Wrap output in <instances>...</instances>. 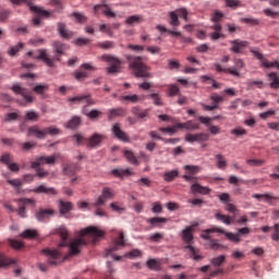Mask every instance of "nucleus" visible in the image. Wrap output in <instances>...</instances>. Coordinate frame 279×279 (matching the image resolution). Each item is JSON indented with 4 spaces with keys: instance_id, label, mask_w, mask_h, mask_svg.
<instances>
[{
    "instance_id": "1",
    "label": "nucleus",
    "mask_w": 279,
    "mask_h": 279,
    "mask_svg": "<svg viewBox=\"0 0 279 279\" xmlns=\"http://www.w3.org/2000/svg\"><path fill=\"white\" fill-rule=\"evenodd\" d=\"M56 233L61 238V243L59 247H69L70 246V256H77L80 254V248L82 245H86L88 241L86 239H90L92 243H96L104 236V231L99 230L97 227H87L81 230V236L77 240L69 241V230L66 227L61 226L56 229Z\"/></svg>"
},
{
    "instance_id": "2",
    "label": "nucleus",
    "mask_w": 279,
    "mask_h": 279,
    "mask_svg": "<svg viewBox=\"0 0 279 279\" xmlns=\"http://www.w3.org/2000/svg\"><path fill=\"white\" fill-rule=\"evenodd\" d=\"M66 49H69L66 44L57 40L52 44V51L56 54L54 58L49 57L47 49H38V54H33V58L34 60H43L47 66L53 68L56 62H60V58L64 56Z\"/></svg>"
},
{
    "instance_id": "3",
    "label": "nucleus",
    "mask_w": 279,
    "mask_h": 279,
    "mask_svg": "<svg viewBox=\"0 0 279 279\" xmlns=\"http://www.w3.org/2000/svg\"><path fill=\"white\" fill-rule=\"evenodd\" d=\"M126 60L135 77H151V73H149L150 68L143 63V57L126 56Z\"/></svg>"
},
{
    "instance_id": "4",
    "label": "nucleus",
    "mask_w": 279,
    "mask_h": 279,
    "mask_svg": "<svg viewBox=\"0 0 279 279\" xmlns=\"http://www.w3.org/2000/svg\"><path fill=\"white\" fill-rule=\"evenodd\" d=\"M48 134L50 136H58V134H60V129L56 126L40 129L38 125H33L27 130V136H35V138H39L40 141L47 138Z\"/></svg>"
},
{
    "instance_id": "5",
    "label": "nucleus",
    "mask_w": 279,
    "mask_h": 279,
    "mask_svg": "<svg viewBox=\"0 0 279 279\" xmlns=\"http://www.w3.org/2000/svg\"><path fill=\"white\" fill-rule=\"evenodd\" d=\"M100 60H102V62H108L109 66L107 68V73H109L110 75L114 73H121V64H123V61H121V59L112 54H102L100 57Z\"/></svg>"
},
{
    "instance_id": "6",
    "label": "nucleus",
    "mask_w": 279,
    "mask_h": 279,
    "mask_svg": "<svg viewBox=\"0 0 279 279\" xmlns=\"http://www.w3.org/2000/svg\"><path fill=\"white\" fill-rule=\"evenodd\" d=\"M41 253L48 258V265H51L52 267H58V265H62V263H64L65 257L60 253V251L45 248Z\"/></svg>"
},
{
    "instance_id": "7",
    "label": "nucleus",
    "mask_w": 279,
    "mask_h": 279,
    "mask_svg": "<svg viewBox=\"0 0 279 279\" xmlns=\"http://www.w3.org/2000/svg\"><path fill=\"white\" fill-rule=\"evenodd\" d=\"M11 90H13L15 95H21L23 97V99L19 101L20 106H27L34 101V96H32V93L27 90V88L22 87L21 84L13 85Z\"/></svg>"
},
{
    "instance_id": "8",
    "label": "nucleus",
    "mask_w": 279,
    "mask_h": 279,
    "mask_svg": "<svg viewBox=\"0 0 279 279\" xmlns=\"http://www.w3.org/2000/svg\"><path fill=\"white\" fill-rule=\"evenodd\" d=\"M13 3V5H21L22 3H26L31 10V12H34L35 14H39V16H45L48 19L50 16V12L45 10L43 7L34 5L32 3V0H9Z\"/></svg>"
},
{
    "instance_id": "9",
    "label": "nucleus",
    "mask_w": 279,
    "mask_h": 279,
    "mask_svg": "<svg viewBox=\"0 0 279 279\" xmlns=\"http://www.w3.org/2000/svg\"><path fill=\"white\" fill-rule=\"evenodd\" d=\"M35 217L37 219V221H49V219H51V217H56V209H51V208H39L37 210V213L35 214Z\"/></svg>"
},
{
    "instance_id": "10",
    "label": "nucleus",
    "mask_w": 279,
    "mask_h": 279,
    "mask_svg": "<svg viewBox=\"0 0 279 279\" xmlns=\"http://www.w3.org/2000/svg\"><path fill=\"white\" fill-rule=\"evenodd\" d=\"M99 10L102 12V14L107 19H117V13H114V11H112L110 5H108L106 3L94 5V14H99Z\"/></svg>"
},
{
    "instance_id": "11",
    "label": "nucleus",
    "mask_w": 279,
    "mask_h": 279,
    "mask_svg": "<svg viewBox=\"0 0 279 279\" xmlns=\"http://www.w3.org/2000/svg\"><path fill=\"white\" fill-rule=\"evenodd\" d=\"M68 101L72 104H86V106H95V104H97V100L90 98V94L74 96L69 98Z\"/></svg>"
},
{
    "instance_id": "12",
    "label": "nucleus",
    "mask_w": 279,
    "mask_h": 279,
    "mask_svg": "<svg viewBox=\"0 0 279 279\" xmlns=\"http://www.w3.org/2000/svg\"><path fill=\"white\" fill-rule=\"evenodd\" d=\"M122 247H125V236L123 235V232H120L113 245L107 250V256H112L113 252H118V250H121Z\"/></svg>"
},
{
    "instance_id": "13",
    "label": "nucleus",
    "mask_w": 279,
    "mask_h": 279,
    "mask_svg": "<svg viewBox=\"0 0 279 279\" xmlns=\"http://www.w3.org/2000/svg\"><path fill=\"white\" fill-rule=\"evenodd\" d=\"M40 165H56V155H52L50 157L41 156L37 158L35 161L32 162V168L38 169Z\"/></svg>"
},
{
    "instance_id": "14",
    "label": "nucleus",
    "mask_w": 279,
    "mask_h": 279,
    "mask_svg": "<svg viewBox=\"0 0 279 279\" xmlns=\"http://www.w3.org/2000/svg\"><path fill=\"white\" fill-rule=\"evenodd\" d=\"M208 138L209 136L206 133H196V134L187 133L185 135L186 143H204L208 141Z\"/></svg>"
},
{
    "instance_id": "15",
    "label": "nucleus",
    "mask_w": 279,
    "mask_h": 279,
    "mask_svg": "<svg viewBox=\"0 0 279 279\" xmlns=\"http://www.w3.org/2000/svg\"><path fill=\"white\" fill-rule=\"evenodd\" d=\"M112 134H114L118 141H122V143H130V137L128 136V134H125V132H123V130H121L120 123H116L112 126Z\"/></svg>"
},
{
    "instance_id": "16",
    "label": "nucleus",
    "mask_w": 279,
    "mask_h": 279,
    "mask_svg": "<svg viewBox=\"0 0 279 279\" xmlns=\"http://www.w3.org/2000/svg\"><path fill=\"white\" fill-rule=\"evenodd\" d=\"M106 138V136L95 133L93 136H90L87 140V147H90L92 149H97V147L101 146V142Z\"/></svg>"
},
{
    "instance_id": "17",
    "label": "nucleus",
    "mask_w": 279,
    "mask_h": 279,
    "mask_svg": "<svg viewBox=\"0 0 279 279\" xmlns=\"http://www.w3.org/2000/svg\"><path fill=\"white\" fill-rule=\"evenodd\" d=\"M230 44L232 47L230 48V51H233V53H241V50L245 49L250 43L241 39L231 40Z\"/></svg>"
},
{
    "instance_id": "18",
    "label": "nucleus",
    "mask_w": 279,
    "mask_h": 279,
    "mask_svg": "<svg viewBox=\"0 0 279 279\" xmlns=\"http://www.w3.org/2000/svg\"><path fill=\"white\" fill-rule=\"evenodd\" d=\"M218 232L219 234H225L226 231L219 227H213L210 229H205L201 233V238L205 241H213L210 234Z\"/></svg>"
},
{
    "instance_id": "19",
    "label": "nucleus",
    "mask_w": 279,
    "mask_h": 279,
    "mask_svg": "<svg viewBox=\"0 0 279 279\" xmlns=\"http://www.w3.org/2000/svg\"><path fill=\"white\" fill-rule=\"evenodd\" d=\"M58 32L61 38H64L65 40H71V38H73V32L69 31L64 23H58Z\"/></svg>"
},
{
    "instance_id": "20",
    "label": "nucleus",
    "mask_w": 279,
    "mask_h": 279,
    "mask_svg": "<svg viewBox=\"0 0 279 279\" xmlns=\"http://www.w3.org/2000/svg\"><path fill=\"white\" fill-rule=\"evenodd\" d=\"M58 208H59L60 215H68V213H71V210H73V203L60 199L58 204Z\"/></svg>"
},
{
    "instance_id": "21",
    "label": "nucleus",
    "mask_w": 279,
    "mask_h": 279,
    "mask_svg": "<svg viewBox=\"0 0 279 279\" xmlns=\"http://www.w3.org/2000/svg\"><path fill=\"white\" fill-rule=\"evenodd\" d=\"M181 236L186 245H193V227H186Z\"/></svg>"
},
{
    "instance_id": "22",
    "label": "nucleus",
    "mask_w": 279,
    "mask_h": 279,
    "mask_svg": "<svg viewBox=\"0 0 279 279\" xmlns=\"http://www.w3.org/2000/svg\"><path fill=\"white\" fill-rule=\"evenodd\" d=\"M33 193H45V195H58V191L53 187H47V185L41 184L33 190Z\"/></svg>"
},
{
    "instance_id": "23",
    "label": "nucleus",
    "mask_w": 279,
    "mask_h": 279,
    "mask_svg": "<svg viewBox=\"0 0 279 279\" xmlns=\"http://www.w3.org/2000/svg\"><path fill=\"white\" fill-rule=\"evenodd\" d=\"M215 69L217 73H229L233 77H241V73L236 72V70H231L230 68H222L221 64L216 63Z\"/></svg>"
},
{
    "instance_id": "24",
    "label": "nucleus",
    "mask_w": 279,
    "mask_h": 279,
    "mask_svg": "<svg viewBox=\"0 0 279 279\" xmlns=\"http://www.w3.org/2000/svg\"><path fill=\"white\" fill-rule=\"evenodd\" d=\"M177 128L180 130H199V123L190 120L187 122L177 123Z\"/></svg>"
},
{
    "instance_id": "25",
    "label": "nucleus",
    "mask_w": 279,
    "mask_h": 279,
    "mask_svg": "<svg viewBox=\"0 0 279 279\" xmlns=\"http://www.w3.org/2000/svg\"><path fill=\"white\" fill-rule=\"evenodd\" d=\"M191 191L194 195L195 193H199V195H208V193H210V189L202 186L198 183L192 184Z\"/></svg>"
},
{
    "instance_id": "26",
    "label": "nucleus",
    "mask_w": 279,
    "mask_h": 279,
    "mask_svg": "<svg viewBox=\"0 0 279 279\" xmlns=\"http://www.w3.org/2000/svg\"><path fill=\"white\" fill-rule=\"evenodd\" d=\"M215 218L217 221H222V223H226V226H231V223H234V217L226 216L221 213H217L215 215Z\"/></svg>"
},
{
    "instance_id": "27",
    "label": "nucleus",
    "mask_w": 279,
    "mask_h": 279,
    "mask_svg": "<svg viewBox=\"0 0 279 279\" xmlns=\"http://www.w3.org/2000/svg\"><path fill=\"white\" fill-rule=\"evenodd\" d=\"M120 99L121 101H126V104H138V101H143V98L136 94L124 95Z\"/></svg>"
},
{
    "instance_id": "28",
    "label": "nucleus",
    "mask_w": 279,
    "mask_h": 279,
    "mask_svg": "<svg viewBox=\"0 0 279 279\" xmlns=\"http://www.w3.org/2000/svg\"><path fill=\"white\" fill-rule=\"evenodd\" d=\"M185 250H189L191 252V258H193V260L204 259V256L199 255V250L195 248L193 245H186Z\"/></svg>"
},
{
    "instance_id": "29",
    "label": "nucleus",
    "mask_w": 279,
    "mask_h": 279,
    "mask_svg": "<svg viewBox=\"0 0 279 279\" xmlns=\"http://www.w3.org/2000/svg\"><path fill=\"white\" fill-rule=\"evenodd\" d=\"M215 158L217 160L216 167L218 169H226L228 167V161L226 160V157L221 154L215 155Z\"/></svg>"
},
{
    "instance_id": "30",
    "label": "nucleus",
    "mask_w": 279,
    "mask_h": 279,
    "mask_svg": "<svg viewBox=\"0 0 279 279\" xmlns=\"http://www.w3.org/2000/svg\"><path fill=\"white\" fill-rule=\"evenodd\" d=\"M111 173L116 178H125L126 175H132V171H130V169H113Z\"/></svg>"
},
{
    "instance_id": "31",
    "label": "nucleus",
    "mask_w": 279,
    "mask_h": 279,
    "mask_svg": "<svg viewBox=\"0 0 279 279\" xmlns=\"http://www.w3.org/2000/svg\"><path fill=\"white\" fill-rule=\"evenodd\" d=\"M268 77L270 80V88H275L278 89L279 88V77L278 74H276V72H271L268 74Z\"/></svg>"
},
{
    "instance_id": "32",
    "label": "nucleus",
    "mask_w": 279,
    "mask_h": 279,
    "mask_svg": "<svg viewBox=\"0 0 279 279\" xmlns=\"http://www.w3.org/2000/svg\"><path fill=\"white\" fill-rule=\"evenodd\" d=\"M105 202H108V199H113L114 198V190L110 187H104L102 189V194L100 195Z\"/></svg>"
},
{
    "instance_id": "33",
    "label": "nucleus",
    "mask_w": 279,
    "mask_h": 279,
    "mask_svg": "<svg viewBox=\"0 0 279 279\" xmlns=\"http://www.w3.org/2000/svg\"><path fill=\"white\" fill-rule=\"evenodd\" d=\"M178 175H180V172L178 170H171L163 174V180L165 182H173V180H175Z\"/></svg>"
},
{
    "instance_id": "34",
    "label": "nucleus",
    "mask_w": 279,
    "mask_h": 279,
    "mask_svg": "<svg viewBox=\"0 0 279 279\" xmlns=\"http://www.w3.org/2000/svg\"><path fill=\"white\" fill-rule=\"evenodd\" d=\"M146 265L151 271H160V260L158 259H148Z\"/></svg>"
},
{
    "instance_id": "35",
    "label": "nucleus",
    "mask_w": 279,
    "mask_h": 279,
    "mask_svg": "<svg viewBox=\"0 0 279 279\" xmlns=\"http://www.w3.org/2000/svg\"><path fill=\"white\" fill-rule=\"evenodd\" d=\"M124 157L131 165H138V159L132 150H124Z\"/></svg>"
},
{
    "instance_id": "36",
    "label": "nucleus",
    "mask_w": 279,
    "mask_h": 279,
    "mask_svg": "<svg viewBox=\"0 0 279 279\" xmlns=\"http://www.w3.org/2000/svg\"><path fill=\"white\" fill-rule=\"evenodd\" d=\"M233 62L235 66L230 68L231 71H236V73H241V69H245V61H243V59L235 58Z\"/></svg>"
},
{
    "instance_id": "37",
    "label": "nucleus",
    "mask_w": 279,
    "mask_h": 279,
    "mask_svg": "<svg viewBox=\"0 0 279 279\" xmlns=\"http://www.w3.org/2000/svg\"><path fill=\"white\" fill-rule=\"evenodd\" d=\"M142 21L143 17L141 15H131L124 21V23H126V25H138Z\"/></svg>"
},
{
    "instance_id": "38",
    "label": "nucleus",
    "mask_w": 279,
    "mask_h": 279,
    "mask_svg": "<svg viewBox=\"0 0 279 279\" xmlns=\"http://www.w3.org/2000/svg\"><path fill=\"white\" fill-rule=\"evenodd\" d=\"M170 20L169 23L172 25V27H179L180 25V20H178V11H172L169 13Z\"/></svg>"
},
{
    "instance_id": "39",
    "label": "nucleus",
    "mask_w": 279,
    "mask_h": 279,
    "mask_svg": "<svg viewBox=\"0 0 279 279\" xmlns=\"http://www.w3.org/2000/svg\"><path fill=\"white\" fill-rule=\"evenodd\" d=\"M49 90V85L47 84H39L33 87V92L36 93V95H45Z\"/></svg>"
},
{
    "instance_id": "40",
    "label": "nucleus",
    "mask_w": 279,
    "mask_h": 279,
    "mask_svg": "<svg viewBox=\"0 0 279 279\" xmlns=\"http://www.w3.org/2000/svg\"><path fill=\"white\" fill-rule=\"evenodd\" d=\"M125 109L123 108H116L109 110V119H112L114 117H124Z\"/></svg>"
},
{
    "instance_id": "41",
    "label": "nucleus",
    "mask_w": 279,
    "mask_h": 279,
    "mask_svg": "<svg viewBox=\"0 0 279 279\" xmlns=\"http://www.w3.org/2000/svg\"><path fill=\"white\" fill-rule=\"evenodd\" d=\"M80 123H82V119L77 116H74L69 122H68V128L70 130H75V128H77V125H80Z\"/></svg>"
},
{
    "instance_id": "42",
    "label": "nucleus",
    "mask_w": 279,
    "mask_h": 279,
    "mask_svg": "<svg viewBox=\"0 0 279 279\" xmlns=\"http://www.w3.org/2000/svg\"><path fill=\"white\" fill-rule=\"evenodd\" d=\"M210 263L215 267H221V265H223L226 263V255H220L218 257H214V258H211Z\"/></svg>"
},
{
    "instance_id": "43",
    "label": "nucleus",
    "mask_w": 279,
    "mask_h": 279,
    "mask_svg": "<svg viewBox=\"0 0 279 279\" xmlns=\"http://www.w3.org/2000/svg\"><path fill=\"white\" fill-rule=\"evenodd\" d=\"M147 223H150L151 226H160V223H167V218L153 217L147 220Z\"/></svg>"
},
{
    "instance_id": "44",
    "label": "nucleus",
    "mask_w": 279,
    "mask_h": 279,
    "mask_svg": "<svg viewBox=\"0 0 279 279\" xmlns=\"http://www.w3.org/2000/svg\"><path fill=\"white\" fill-rule=\"evenodd\" d=\"M77 171V166L75 165H68L64 167L63 172L65 175H69L70 178L73 177L74 173Z\"/></svg>"
},
{
    "instance_id": "45",
    "label": "nucleus",
    "mask_w": 279,
    "mask_h": 279,
    "mask_svg": "<svg viewBox=\"0 0 279 279\" xmlns=\"http://www.w3.org/2000/svg\"><path fill=\"white\" fill-rule=\"evenodd\" d=\"M252 197L254 199H265L266 202H271L272 199H276L274 195L267 193V194H253Z\"/></svg>"
},
{
    "instance_id": "46",
    "label": "nucleus",
    "mask_w": 279,
    "mask_h": 279,
    "mask_svg": "<svg viewBox=\"0 0 279 279\" xmlns=\"http://www.w3.org/2000/svg\"><path fill=\"white\" fill-rule=\"evenodd\" d=\"M263 66H265V69H278L279 70V62L278 61H268L266 59H264L262 61Z\"/></svg>"
},
{
    "instance_id": "47",
    "label": "nucleus",
    "mask_w": 279,
    "mask_h": 279,
    "mask_svg": "<svg viewBox=\"0 0 279 279\" xmlns=\"http://www.w3.org/2000/svg\"><path fill=\"white\" fill-rule=\"evenodd\" d=\"M201 80H203V82H208V80L211 82V86L213 88L219 89L221 88L220 83H218L217 81H215V78L208 76V75H202Z\"/></svg>"
},
{
    "instance_id": "48",
    "label": "nucleus",
    "mask_w": 279,
    "mask_h": 279,
    "mask_svg": "<svg viewBox=\"0 0 279 279\" xmlns=\"http://www.w3.org/2000/svg\"><path fill=\"white\" fill-rule=\"evenodd\" d=\"M97 47L105 50L114 49V41L106 40L102 43H98Z\"/></svg>"
},
{
    "instance_id": "49",
    "label": "nucleus",
    "mask_w": 279,
    "mask_h": 279,
    "mask_svg": "<svg viewBox=\"0 0 279 279\" xmlns=\"http://www.w3.org/2000/svg\"><path fill=\"white\" fill-rule=\"evenodd\" d=\"M80 71L85 75V77H88V71H95V66L89 63H84L81 65Z\"/></svg>"
},
{
    "instance_id": "50",
    "label": "nucleus",
    "mask_w": 279,
    "mask_h": 279,
    "mask_svg": "<svg viewBox=\"0 0 279 279\" xmlns=\"http://www.w3.org/2000/svg\"><path fill=\"white\" fill-rule=\"evenodd\" d=\"M184 169L191 175H197L199 173L201 168L198 166H184Z\"/></svg>"
},
{
    "instance_id": "51",
    "label": "nucleus",
    "mask_w": 279,
    "mask_h": 279,
    "mask_svg": "<svg viewBox=\"0 0 279 279\" xmlns=\"http://www.w3.org/2000/svg\"><path fill=\"white\" fill-rule=\"evenodd\" d=\"M225 235L229 239V241H232L233 243H241L239 233L225 232Z\"/></svg>"
},
{
    "instance_id": "52",
    "label": "nucleus",
    "mask_w": 279,
    "mask_h": 279,
    "mask_svg": "<svg viewBox=\"0 0 279 279\" xmlns=\"http://www.w3.org/2000/svg\"><path fill=\"white\" fill-rule=\"evenodd\" d=\"M209 247H210V250H215V251L223 250V244H220L219 240L213 239L209 241Z\"/></svg>"
},
{
    "instance_id": "53",
    "label": "nucleus",
    "mask_w": 279,
    "mask_h": 279,
    "mask_svg": "<svg viewBox=\"0 0 279 279\" xmlns=\"http://www.w3.org/2000/svg\"><path fill=\"white\" fill-rule=\"evenodd\" d=\"M227 8H231V10H236V8H241V2L239 0H225Z\"/></svg>"
},
{
    "instance_id": "54",
    "label": "nucleus",
    "mask_w": 279,
    "mask_h": 279,
    "mask_svg": "<svg viewBox=\"0 0 279 279\" xmlns=\"http://www.w3.org/2000/svg\"><path fill=\"white\" fill-rule=\"evenodd\" d=\"M13 158H12V155H10V154H3L1 157H0V162L2 163V165H11L12 162H13Z\"/></svg>"
},
{
    "instance_id": "55",
    "label": "nucleus",
    "mask_w": 279,
    "mask_h": 279,
    "mask_svg": "<svg viewBox=\"0 0 279 279\" xmlns=\"http://www.w3.org/2000/svg\"><path fill=\"white\" fill-rule=\"evenodd\" d=\"M21 236L24 239H36L37 233L36 230L27 229L23 233H21Z\"/></svg>"
},
{
    "instance_id": "56",
    "label": "nucleus",
    "mask_w": 279,
    "mask_h": 279,
    "mask_svg": "<svg viewBox=\"0 0 279 279\" xmlns=\"http://www.w3.org/2000/svg\"><path fill=\"white\" fill-rule=\"evenodd\" d=\"M110 208L113 210V213H119V215L125 210V207L121 206L119 202L111 203Z\"/></svg>"
},
{
    "instance_id": "57",
    "label": "nucleus",
    "mask_w": 279,
    "mask_h": 279,
    "mask_svg": "<svg viewBox=\"0 0 279 279\" xmlns=\"http://www.w3.org/2000/svg\"><path fill=\"white\" fill-rule=\"evenodd\" d=\"M148 97L153 99V104L155 106H162V98L160 97V95L154 93V94H150Z\"/></svg>"
},
{
    "instance_id": "58",
    "label": "nucleus",
    "mask_w": 279,
    "mask_h": 279,
    "mask_svg": "<svg viewBox=\"0 0 279 279\" xmlns=\"http://www.w3.org/2000/svg\"><path fill=\"white\" fill-rule=\"evenodd\" d=\"M246 165H250V167H263L265 161L260 159H247Z\"/></svg>"
},
{
    "instance_id": "59",
    "label": "nucleus",
    "mask_w": 279,
    "mask_h": 279,
    "mask_svg": "<svg viewBox=\"0 0 279 279\" xmlns=\"http://www.w3.org/2000/svg\"><path fill=\"white\" fill-rule=\"evenodd\" d=\"M19 113L16 112H11V113H7L4 117V121L7 123H12V121H16L19 119Z\"/></svg>"
},
{
    "instance_id": "60",
    "label": "nucleus",
    "mask_w": 279,
    "mask_h": 279,
    "mask_svg": "<svg viewBox=\"0 0 279 279\" xmlns=\"http://www.w3.org/2000/svg\"><path fill=\"white\" fill-rule=\"evenodd\" d=\"M24 47V44L23 43H20L13 47H11L9 49V54L10 56H15L16 53H19V51Z\"/></svg>"
},
{
    "instance_id": "61",
    "label": "nucleus",
    "mask_w": 279,
    "mask_h": 279,
    "mask_svg": "<svg viewBox=\"0 0 279 279\" xmlns=\"http://www.w3.org/2000/svg\"><path fill=\"white\" fill-rule=\"evenodd\" d=\"M24 119L25 121H38V113L35 111H27Z\"/></svg>"
},
{
    "instance_id": "62",
    "label": "nucleus",
    "mask_w": 279,
    "mask_h": 279,
    "mask_svg": "<svg viewBox=\"0 0 279 279\" xmlns=\"http://www.w3.org/2000/svg\"><path fill=\"white\" fill-rule=\"evenodd\" d=\"M175 95H180V88L175 85H170L168 89V96L175 97Z\"/></svg>"
},
{
    "instance_id": "63",
    "label": "nucleus",
    "mask_w": 279,
    "mask_h": 279,
    "mask_svg": "<svg viewBox=\"0 0 279 279\" xmlns=\"http://www.w3.org/2000/svg\"><path fill=\"white\" fill-rule=\"evenodd\" d=\"M274 233L271 234V240L279 242V223H275L272 227Z\"/></svg>"
},
{
    "instance_id": "64",
    "label": "nucleus",
    "mask_w": 279,
    "mask_h": 279,
    "mask_svg": "<svg viewBox=\"0 0 279 279\" xmlns=\"http://www.w3.org/2000/svg\"><path fill=\"white\" fill-rule=\"evenodd\" d=\"M83 113H85L86 117H88L89 119H97L99 117V114H101V111L93 109L89 112L83 111Z\"/></svg>"
}]
</instances>
